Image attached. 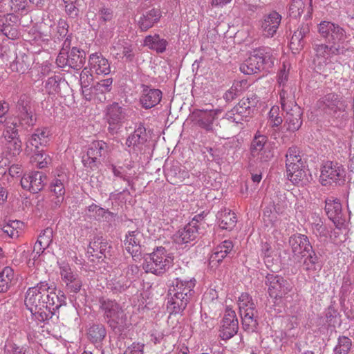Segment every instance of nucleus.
<instances>
[{
	"mask_svg": "<svg viewBox=\"0 0 354 354\" xmlns=\"http://www.w3.org/2000/svg\"><path fill=\"white\" fill-rule=\"evenodd\" d=\"M198 124L209 132H214L215 130L214 122L216 116L221 112L220 109H200Z\"/></svg>",
	"mask_w": 354,
	"mask_h": 354,
	"instance_id": "33",
	"label": "nucleus"
},
{
	"mask_svg": "<svg viewBox=\"0 0 354 354\" xmlns=\"http://www.w3.org/2000/svg\"><path fill=\"white\" fill-rule=\"evenodd\" d=\"M281 15L275 10L263 15L259 21V30L264 37H273L281 23Z\"/></svg>",
	"mask_w": 354,
	"mask_h": 354,
	"instance_id": "17",
	"label": "nucleus"
},
{
	"mask_svg": "<svg viewBox=\"0 0 354 354\" xmlns=\"http://www.w3.org/2000/svg\"><path fill=\"white\" fill-rule=\"evenodd\" d=\"M111 169L114 176L122 179L124 181L127 182L129 185H130L131 178L135 173L129 172L123 166L112 165Z\"/></svg>",
	"mask_w": 354,
	"mask_h": 354,
	"instance_id": "50",
	"label": "nucleus"
},
{
	"mask_svg": "<svg viewBox=\"0 0 354 354\" xmlns=\"http://www.w3.org/2000/svg\"><path fill=\"white\" fill-rule=\"evenodd\" d=\"M98 15L100 20L104 22L109 21L113 18V11L111 8H102L100 10Z\"/></svg>",
	"mask_w": 354,
	"mask_h": 354,
	"instance_id": "62",
	"label": "nucleus"
},
{
	"mask_svg": "<svg viewBox=\"0 0 354 354\" xmlns=\"http://www.w3.org/2000/svg\"><path fill=\"white\" fill-rule=\"evenodd\" d=\"M140 104L145 109H150L157 106L162 100V92L158 88L142 84Z\"/></svg>",
	"mask_w": 354,
	"mask_h": 354,
	"instance_id": "24",
	"label": "nucleus"
},
{
	"mask_svg": "<svg viewBox=\"0 0 354 354\" xmlns=\"http://www.w3.org/2000/svg\"><path fill=\"white\" fill-rule=\"evenodd\" d=\"M143 344H133L131 347L127 348L124 354H143Z\"/></svg>",
	"mask_w": 354,
	"mask_h": 354,
	"instance_id": "63",
	"label": "nucleus"
},
{
	"mask_svg": "<svg viewBox=\"0 0 354 354\" xmlns=\"http://www.w3.org/2000/svg\"><path fill=\"white\" fill-rule=\"evenodd\" d=\"M283 122L282 118L279 115V108L272 107L269 112V120L270 125L272 127H278Z\"/></svg>",
	"mask_w": 354,
	"mask_h": 354,
	"instance_id": "57",
	"label": "nucleus"
},
{
	"mask_svg": "<svg viewBox=\"0 0 354 354\" xmlns=\"http://www.w3.org/2000/svg\"><path fill=\"white\" fill-rule=\"evenodd\" d=\"M50 132L47 128L37 129L26 142L25 153L31 155L40 169L46 167L50 162V157L39 147L46 146L49 141Z\"/></svg>",
	"mask_w": 354,
	"mask_h": 354,
	"instance_id": "6",
	"label": "nucleus"
},
{
	"mask_svg": "<svg viewBox=\"0 0 354 354\" xmlns=\"http://www.w3.org/2000/svg\"><path fill=\"white\" fill-rule=\"evenodd\" d=\"M106 335V330L103 324H93L88 330L89 339L95 344L102 342Z\"/></svg>",
	"mask_w": 354,
	"mask_h": 354,
	"instance_id": "45",
	"label": "nucleus"
},
{
	"mask_svg": "<svg viewBox=\"0 0 354 354\" xmlns=\"http://www.w3.org/2000/svg\"><path fill=\"white\" fill-rule=\"evenodd\" d=\"M302 266L303 269L308 272H314L321 269L319 257L313 250L304 257Z\"/></svg>",
	"mask_w": 354,
	"mask_h": 354,
	"instance_id": "43",
	"label": "nucleus"
},
{
	"mask_svg": "<svg viewBox=\"0 0 354 354\" xmlns=\"http://www.w3.org/2000/svg\"><path fill=\"white\" fill-rule=\"evenodd\" d=\"M345 171L337 162L328 161L324 164L321 170L319 181L324 186H328L343 178Z\"/></svg>",
	"mask_w": 354,
	"mask_h": 354,
	"instance_id": "16",
	"label": "nucleus"
},
{
	"mask_svg": "<svg viewBox=\"0 0 354 354\" xmlns=\"http://www.w3.org/2000/svg\"><path fill=\"white\" fill-rule=\"evenodd\" d=\"M313 230L317 235L326 236V227L324 225L323 221L320 218H317L313 223Z\"/></svg>",
	"mask_w": 354,
	"mask_h": 354,
	"instance_id": "59",
	"label": "nucleus"
},
{
	"mask_svg": "<svg viewBox=\"0 0 354 354\" xmlns=\"http://www.w3.org/2000/svg\"><path fill=\"white\" fill-rule=\"evenodd\" d=\"M353 346L351 338L347 336H339L337 344L333 348V354H348Z\"/></svg>",
	"mask_w": 354,
	"mask_h": 354,
	"instance_id": "47",
	"label": "nucleus"
},
{
	"mask_svg": "<svg viewBox=\"0 0 354 354\" xmlns=\"http://www.w3.org/2000/svg\"><path fill=\"white\" fill-rule=\"evenodd\" d=\"M86 62V53L76 47L68 53V66L74 70H80Z\"/></svg>",
	"mask_w": 354,
	"mask_h": 354,
	"instance_id": "38",
	"label": "nucleus"
},
{
	"mask_svg": "<svg viewBox=\"0 0 354 354\" xmlns=\"http://www.w3.org/2000/svg\"><path fill=\"white\" fill-rule=\"evenodd\" d=\"M289 16L297 19L304 13L307 21L312 17V0H292L289 6Z\"/></svg>",
	"mask_w": 354,
	"mask_h": 354,
	"instance_id": "28",
	"label": "nucleus"
},
{
	"mask_svg": "<svg viewBox=\"0 0 354 354\" xmlns=\"http://www.w3.org/2000/svg\"><path fill=\"white\" fill-rule=\"evenodd\" d=\"M111 245L102 237H96L92 240L88 245L87 253L93 258L103 260L111 256Z\"/></svg>",
	"mask_w": 354,
	"mask_h": 354,
	"instance_id": "27",
	"label": "nucleus"
},
{
	"mask_svg": "<svg viewBox=\"0 0 354 354\" xmlns=\"http://www.w3.org/2000/svg\"><path fill=\"white\" fill-rule=\"evenodd\" d=\"M310 23H302L295 30L290 39V45L295 47L297 50L304 47L305 41L304 38L310 33Z\"/></svg>",
	"mask_w": 354,
	"mask_h": 354,
	"instance_id": "35",
	"label": "nucleus"
},
{
	"mask_svg": "<svg viewBox=\"0 0 354 354\" xmlns=\"http://www.w3.org/2000/svg\"><path fill=\"white\" fill-rule=\"evenodd\" d=\"M106 120L108 130L111 134L116 133L122 125L126 117L124 109L117 102L106 107Z\"/></svg>",
	"mask_w": 354,
	"mask_h": 354,
	"instance_id": "19",
	"label": "nucleus"
},
{
	"mask_svg": "<svg viewBox=\"0 0 354 354\" xmlns=\"http://www.w3.org/2000/svg\"><path fill=\"white\" fill-rule=\"evenodd\" d=\"M272 247L270 243L265 242L261 245V254L263 256L265 259V263L267 266H268V263H270V258L271 257L272 254Z\"/></svg>",
	"mask_w": 354,
	"mask_h": 354,
	"instance_id": "61",
	"label": "nucleus"
},
{
	"mask_svg": "<svg viewBox=\"0 0 354 354\" xmlns=\"http://www.w3.org/2000/svg\"><path fill=\"white\" fill-rule=\"evenodd\" d=\"M68 52H66V50L64 48H62L57 59H56V63L57 66L60 68H64L66 66H68Z\"/></svg>",
	"mask_w": 354,
	"mask_h": 354,
	"instance_id": "60",
	"label": "nucleus"
},
{
	"mask_svg": "<svg viewBox=\"0 0 354 354\" xmlns=\"http://www.w3.org/2000/svg\"><path fill=\"white\" fill-rule=\"evenodd\" d=\"M92 72L88 69L87 67H85L80 73V84L82 89V94L84 95V97L88 100H91V95L90 93H87L89 90L91 89V87H89V85L93 80Z\"/></svg>",
	"mask_w": 354,
	"mask_h": 354,
	"instance_id": "44",
	"label": "nucleus"
},
{
	"mask_svg": "<svg viewBox=\"0 0 354 354\" xmlns=\"http://www.w3.org/2000/svg\"><path fill=\"white\" fill-rule=\"evenodd\" d=\"M46 183V176L41 171H31L25 174L21 179L23 189L32 193L40 192Z\"/></svg>",
	"mask_w": 354,
	"mask_h": 354,
	"instance_id": "21",
	"label": "nucleus"
},
{
	"mask_svg": "<svg viewBox=\"0 0 354 354\" xmlns=\"http://www.w3.org/2000/svg\"><path fill=\"white\" fill-rule=\"evenodd\" d=\"M162 17L159 9L151 8L148 10H142L135 19L136 25L142 32H146L158 23Z\"/></svg>",
	"mask_w": 354,
	"mask_h": 354,
	"instance_id": "22",
	"label": "nucleus"
},
{
	"mask_svg": "<svg viewBox=\"0 0 354 354\" xmlns=\"http://www.w3.org/2000/svg\"><path fill=\"white\" fill-rule=\"evenodd\" d=\"M108 146L102 140H95L92 142L88 148L86 154L82 156V163L86 167H93L96 166L97 159L107 152Z\"/></svg>",
	"mask_w": 354,
	"mask_h": 354,
	"instance_id": "20",
	"label": "nucleus"
},
{
	"mask_svg": "<svg viewBox=\"0 0 354 354\" xmlns=\"http://www.w3.org/2000/svg\"><path fill=\"white\" fill-rule=\"evenodd\" d=\"M147 141L145 128L140 125L135 129L127 139L126 146L128 148H131L133 152L137 153L141 150L142 146Z\"/></svg>",
	"mask_w": 354,
	"mask_h": 354,
	"instance_id": "31",
	"label": "nucleus"
},
{
	"mask_svg": "<svg viewBox=\"0 0 354 354\" xmlns=\"http://www.w3.org/2000/svg\"><path fill=\"white\" fill-rule=\"evenodd\" d=\"M238 329L239 322L236 313L232 308L227 307L221 322L219 337L223 340L230 339L237 333Z\"/></svg>",
	"mask_w": 354,
	"mask_h": 354,
	"instance_id": "18",
	"label": "nucleus"
},
{
	"mask_svg": "<svg viewBox=\"0 0 354 354\" xmlns=\"http://www.w3.org/2000/svg\"><path fill=\"white\" fill-rule=\"evenodd\" d=\"M168 42L165 39L160 38V35H147L144 39V46L150 49L156 50L158 53H162L166 50Z\"/></svg>",
	"mask_w": 354,
	"mask_h": 354,
	"instance_id": "41",
	"label": "nucleus"
},
{
	"mask_svg": "<svg viewBox=\"0 0 354 354\" xmlns=\"http://www.w3.org/2000/svg\"><path fill=\"white\" fill-rule=\"evenodd\" d=\"M10 15V14H7L5 18L1 19L0 32L8 39H15L18 37L19 32L17 28L9 23L11 18L8 19V17Z\"/></svg>",
	"mask_w": 354,
	"mask_h": 354,
	"instance_id": "46",
	"label": "nucleus"
},
{
	"mask_svg": "<svg viewBox=\"0 0 354 354\" xmlns=\"http://www.w3.org/2000/svg\"><path fill=\"white\" fill-rule=\"evenodd\" d=\"M216 216L220 227L223 230H232L237 222L235 214L229 209L218 212Z\"/></svg>",
	"mask_w": 354,
	"mask_h": 354,
	"instance_id": "39",
	"label": "nucleus"
},
{
	"mask_svg": "<svg viewBox=\"0 0 354 354\" xmlns=\"http://www.w3.org/2000/svg\"><path fill=\"white\" fill-rule=\"evenodd\" d=\"M274 50L269 47L256 49L240 66V71L246 75L268 71L274 66Z\"/></svg>",
	"mask_w": 354,
	"mask_h": 354,
	"instance_id": "4",
	"label": "nucleus"
},
{
	"mask_svg": "<svg viewBox=\"0 0 354 354\" xmlns=\"http://www.w3.org/2000/svg\"><path fill=\"white\" fill-rule=\"evenodd\" d=\"M131 281L127 276L120 275L111 279L107 286L108 288L114 293H119L126 290L131 285Z\"/></svg>",
	"mask_w": 354,
	"mask_h": 354,
	"instance_id": "42",
	"label": "nucleus"
},
{
	"mask_svg": "<svg viewBox=\"0 0 354 354\" xmlns=\"http://www.w3.org/2000/svg\"><path fill=\"white\" fill-rule=\"evenodd\" d=\"M265 284L269 296L276 299L282 298L292 290L291 283L287 279L274 273L267 274Z\"/></svg>",
	"mask_w": 354,
	"mask_h": 354,
	"instance_id": "12",
	"label": "nucleus"
},
{
	"mask_svg": "<svg viewBox=\"0 0 354 354\" xmlns=\"http://www.w3.org/2000/svg\"><path fill=\"white\" fill-rule=\"evenodd\" d=\"M325 212L335 225L340 223L342 204L339 199L330 197L325 201Z\"/></svg>",
	"mask_w": 354,
	"mask_h": 354,
	"instance_id": "32",
	"label": "nucleus"
},
{
	"mask_svg": "<svg viewBox=\"0 0 354 354\" xmlns=\"http://www.w3.org/2000/svg\"><path fill=\"white\" fill-rule=\"evenodd\" d=\"M165 176L168 182L177 185L189 178V174L185 167L181 168L178 165H174L166 170Z\"/></svg>",
	"mask_w": 354,
	"mask_h": 354,
	"instance_id": "34",
	"label": "nucleus"
},
{
	"mask_svg": "<svg viewBox=\"0 0 354 354\" xmlns=\"http://www.w3.org/2000/svg\"><path fill=\"white\" fill-rule=\"evenodd\" d=\"M286 165L288 178L295 185H305L310 181L312 176L308 169L306 160L297 147H290L286 155Z\"/></svg>",
	"mask_w": 354,
	"mask_h": 354,
	"instance_id": "3",
	"label": "nucleus"
},
{
	"mask_svg": "<svg viewBox=\"0 0 354 354\" xmlns=\"http://www.w3.org/2000/svg\"><path fill=\"white\" fill-rule=\"evenodd\" d=\"M88 65L92 73L106 75L111 73L110 63L101 53H95L89 55Z\"/></svg>",
	"mask_w": 354,
	"mask_h": 354,
	"instance_id": "29",
	"label": "nucleus"
},
{
	"mask_svg": "<svg viewBox=\"0 0 354 354\" xmlns=\"http://www.w3.org/2000/svg\"><path fill=\"white\" fill-rule=\"evenodd\" d=\"M268 138L264 135L256 134L251 142L250 155L254 162H267L273 157V153L268 145Z\"/></svg>",
	"mask_w": 354,
	"mask_h": 354,
	"instance_id": "13",
	"label": "nucleus"
},
{
	"mask_svg": "<svg viewBox=\"0 0 354 354\" xmlns=\"http://www.w3.org/2000/svg\"><path fill=\"white\" fill-rule=\"evenodd\" d=\"M289 245L293 261L295 262H300L313 250L308 236L301 234L292 235L289 238Z\"/></svg>",
	"mask_w": 354,
	"mask_h": 354,
	"instance_id": "14",
	"label": "nucleus"
},
{
	"mask_svg": "<svg viewBox=\"0 0 354 354\" xmlns=\"http://www.w3.org/2000/svg\"><path fill=\"white\" fill-rule=\"evenodd\" d=\"M317 32L328 44L335 46H340L348 38L342 27L330 21H322L317 26Z\"/></svg>",
	"mask_w": 354,
	"mask_h": 354,
	"instance_id": "11",
	"label": "nucleus"
},
{
	"mask_svg": "<svg viewBox=\"0 0 354 354\" xmlns=\"http://www.w3.org/2000/svg\"><path fill=\"white\" fill-rule=\"evenodd\" d=\"M196 285L195 279H181L176 278L169 290V299L167 308L170 313L178 314L187 307L194 296V288Z\"/></svg>",
	"mask_w": 354,
	"mask_h": 354,
	"instance_id": "2",
	"label": "nucleus"
},
{
	"mask_svg": "<svg viewBox=\"0 0 354 354\" xmlns=\"http://www.w3.org/2000/svg\"><path fill=\"white\" fill-rule=\"evenodd\" d=\"M59 178H55L50 183V191L55 194L56 198L54 201L55 207H59L64 201L65 194L64 176H58Z\"/></svg>",
	"mask_w": 354,
	"mask_h": 354,
	"instance_id": "40",
	"label": "nucleus"
},
{
	"mask_svg": "<svg viewBox=\"0 0 354 354\" xmlns=\"http://www.w3.org/2000/svg\"><path fill=\"white\" fill-rule=\"evenodd\" d=\"M238 306L243 330L248 333L257 332L259 326L257 310L251 296L246 292L242 293L239 297Z\"/></svg>",
	"mask_w": 354,
	"mask_h": 354,
	"instance_id": "9",
	"label": "nucleus"
},
{
	"mask_svg": "<svg viewBox=\"0 0 354 354\" xmlns=\"http://www.w3.org/2000/svg\"><path fill=\"white\" fill-rule=\"evenodd\" d=\"M49 290H55V287L51 288L44 281L29 288L26 293L25 305L32 319L39 323L51 319L61 306L66 304V297L62 291L56 295L53 291L48 293Z\"/></svg>",
	"mask_w": 354,
	"mask_h": 354,
	"instance_id": "1",
	"label": "nucleus"
},
{
	"mask_svg": "<svg viewBox=\"0 0 354 354\" xmlns=\"http://www.w3.org/2000/svg\"><path fill=\"white\" fill-rule=\"evenodd\" d=\"M174 257L163 247H157L152 253L145 257L142 265L146 272L156 275L165 273L173 265Z\"/></svg>",
	"mask_w": 354,
	"mask_h": 354,
	"instance_id": "8",
	"label": "nucleus"
},
{
	"mask_svg": "<svg viewBox=\"0 0 354 354\" xmlns=\"http://www.w3.org/2000/svg\"><path fill=\"white\" fill-rule=\"evenodd\" d=\"M68 24L64 19H59L56 28L54 37L57 39H62L65 37L68 36Z\"/></svg>",
	"mask_w": 354,
	"mask_h": 354,
	"instance_id": "54",
	"label": "nucleus"
},
{
	"mask_svg": "<svg viewBox=\"0 0 354 354\" xmlns=\"http://www.w3.org/2000/svg\"><path fill=\"white\" fill-rule=\"evenodd\" d=\"M201 215L195 216L192 222L180 229L175 234V241L179 244L187 243L195 240L198 235V219Z\"/></svg>",
	"mask_w": 354,
	"mask_h": 354,
	"instance_id": "25",
	"label": "nucleus"
},
{
	"mask_svg": "<svg viewBox=\"0 0 354 354\" xmlns=\"http://www.w3.org/2000/svg\"><path fill=\"white\" fill-rule=\"evenodd\" d=\"M113 79L107 78L100 82H97L94 86L91 87V89L87 93H90L91 99L95 96L100 101L106 100L104 94L111 91L112 88Z\"/></svg>",
	"mask_w": 354,
	"mask_h": 354,
	"instance_id": "36",
	"label": "nucleus"
},
{
	"mask_svg": "<svg viewBox=\"0 0 354 354\" xmlns=\"http://www.w3.org/2000/svg\"><path fill=\"white\" fill-rule=\"evenodd\" d=\"M14 276L13 270L10 267H6L0 272V292H6Z\"/></svg>",
	"mask_w": 354,
	"mask_h": 354,
	"instance_id": "49",
	"label": "nucleus"
},
{
	"mask_svg": "<svg viewBox=\"0 0 354 354\" xmlns=\"http://www.w3.org/2000/svg\"><path fill=\"white\" fill-rule=\"evenodd\" d=\"M26 348L19 346L12 342H7L4 348V354H26Z\"/></svg>",
	"mask_w": 354,
	"mask_h": 354,
	"instance_id": "56",
	"label": "nucleus"
},
{
	"mask_svg": "<svg viewBox=\"0 0 354 354\" xmlns=\"http://www.w3.org/2000/svg\"><path fill=\"white\" fill-rule=\"evenodd\" d=\"M2 231L3 233L6 234L10 238H17L19 236V232L17 230L14 229L12 225H4L2 227Z\"/></svg>",
	"mask_w": 354,
	"mask_h": 354,
	"instance_id": "64",
	"label": "nucleus"
},
{
	"mask_svg": "<svg viewBox=\"0 0 354 354\" xmlns=\"http://www.w3.org/2000/svg\"><path fill=\"white\" fill-rule=\"evenodd\" d=\"M62 78L59 76L54 75L48 77L46 82L45 87L50 94L57 93L60 91V83Z\"/></svg>",
	"mask_w": 354,
	"mask_h": 354,
	"instance_id": "51",
	"label": "nucleus"
},
{
	"mask_svg": "<svg viewBox=\"0 0 354 354\" xmlns=\"http://www.w3.org/2000/svg\"><path fill=\"white\" fill-rule=\"evenodd\" d=\"M241 92V83L239 82L233 84L232 87L224 94L223 97L227 102H230L239 96Z\"/></svg>",
	"mask_w": 354,
	"mask_h": 354,
	"instance_id": "55",
	"label": "nucleus"
},
{
	"mask_svg": "<svg viewBox=\"0 0 354 354\" xmlns=\"http://www.w3.org/2000/svg\"><path fill=\"white\" fill-rule=\"evenodd\" d=\"M313 48L315 53L313 60L315 71L324 77L328 76L335 70V64L329 58L339 54L342 48L339 45L313 44Z\"/></svg>",
	"mask_w": 354,
	"mask_h": 354,
	"instance_id": "7",
	"label": "nucleus"
},
{
	"mask_svg": "<svg viewBox=\"0 0 354 354\" xmlns=\"http://www.w3.org/2000/svg\"><path fill=\"white\" fill-rule=\"evenodd\" d=\"M142 239L143 234L138 230L129 232L126 235L125 249L134 260L140 259L142 256L141 242Z\"/></svg>",
	"mask_w": 354,
	"mask_h": 354,
	"instance_id": "26",
	"label": "nucleus"
},
{
	"mask_svg": "<svg viewBox=\"0 0 354 354\" xmlns=\"http://www.w3.org/2000/svg\"><path fill=\"white\" fill-rule=\"evenodd\" d=\"M317 106L325 113L333 115L342 109V102L339 95L329 93L318 100Z\"/></svg>",
	"mask_w": 354,
	"mask_h": 354,
	"instance_id": "23",
	"label": "nucleus"
},
{
	"mask_svg": "<svg viewBox=\"0 0 354 354\" xmlns=\"http://www.w3.org/2000/svg\"><path fill=\"white\" fill-rule=\"evenodd\" d=\"M9 7L13 12H23L27 11L28 2L27 0H9Z\"/></svg>",
	"mask_w": 354,
	"mask_h": 354,
	"instance_id": "53",
	"label": "nucleus"
},
{
	"mask_svg": "<svg viewBox=\"0 0 354 354\" xmlns=\"http://www.w3.org/2000/svg\"><path fill=\"white\" fill-rule=\"evenodd\" d=\"M16 109L17 117L22 125L32 126L36 118L34 115L35 109L30 97L26 94H22L17 102Z\"/></svg>",
	"mask_w": 354,
	"mask_h": 354,
	"instance_id": "15",
	"label": "nucleus"
},
{
	"mask_svg": "<svg viewBox=\"0 0 354 354\" xmlns=\"http://www.w3.org/2000/svg\"><path fill=\"white\" fill-rule=\"evenodd\" d=\"M53 240V230L47 227L38 236L35 244L33 253H35L34 258L39 257L50 245Z\"/></svg>",
	"mask_w": 354,
	"mask_h": 354,
	"instance_id": "37",
	"label": "nucleus"
},
{
	"mask_svg": "<svg viewBox=\"0 0 354 354\" xmlns=\"http://www.w3.org/2000/svg\"><path fill=\"white\" fill-rule=\"evenodd\" d=\"M5 138L10 139L9 148L13 151V154H19L21 151V141L18 138V132L15 128L11 129V132L8 129L4 133Z\"/></svg>",
	"mask_w": 354,
	"mask_h": 354,
	"instance_id": "48",
	"label": "nucleus"
},
{
	"mask_svg": "<svg viewBox=\"0 0 354 354\" xmlns=\"http://www.w3.org/2000/svg\"><path fill=\"white\" fill-rule=\"evenodd\" d=\"M98 304L105 322L111 329L120 330L127 325V316L121 305L115 299L101 297L98 299Z\"/></svg>",
	"mask_w": 354,
	"mask_h": 354,
	"instance_id": "5",
	"label": "nucleus"
},
{
	"mask_svg": "<svg viewBox=\"0 0 354 354\" xmlns=\"http://www.w3.org/2000/svg\"><path fill=\"white\" fill-rule=\"evenodd\" d=\"M286 95V92L283 89L280 93L281 107L286 113L283 127L288 131L295 132L302 124V111L295 101L288 100Z\"/></svg>",
	"mask_w": 354,
	"mask_h": 354,
	"instance_id": "10",
	"label": "nucleus"
},
{
	"mask_svg": "<svg viewBox=\"0 0 354 354\" xmlns=\"http://www.w3.org/2000/svg\"><path fill=\"white\" fill-rule=\"evenodd\" d=\"M59 268L61 279L64 283L71 281L73 278L77 276L73 273L68 263L63 262L59 264Z\"/></svg>",
	"mask_w": 354,
	"mask_h": 354,
	"instance_id": "52",
	"label": "nucleus"
},
{
	"mask_svg": "<svg viewBox=\"0 0 354 354\" xmlns=\"http://www.w3.org/2000/svg\"><path fill=\"white\" fill-rule=\"evenodd\" d=\"M113 57L118 59H124L126 62H131L135 57L134 47L124 39H119L111 48Z\"/></svg>",
	"mask_w": 354,
	"mask_h": 354,
	"instance_id": "30",
	"label": "nucleus"
},
{
	"mask_svg": "<svg viewBox=\"0 0 354 354\" xmlns=\"http://www.w3.org/2000/svg\"><path fill=\"white\" fill-rule=\"evenodd\" d=\"M66 290L69 292L77 293L80 292L82 282L77 275L73 278L71 281L65 283Z\"/></svg>",
	"mask_w": 354,
	"mask_h": 354,
	"instance_id": "58",
	"label": "nucleus"
}]
</instances>
